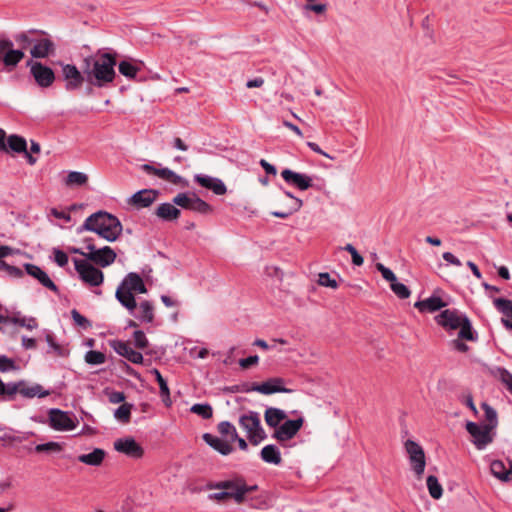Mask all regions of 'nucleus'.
Wrapping results in <instances>:
<instances>
[{
	"instance_id": "nucleus-1",
	"label": "nucleus",
	"mask_w": 512,
	"mask_h": 512,
	"mask_svg": "<svg viewBox=\"0 0 512 512\" xmlns=\"http://www.w3.org/2000/svg\"><path fill=\"white\" fill-rule=\"evenodd\" d=\"M116 53L98 51L94 55L85 57L81 69L86 76V82L94 87H107L116 78Z\"/></svg>"
},
{
	"instance_id": "nucleus-2",
	"label": "nucleus",
	"mask_w": 512,
	"mask_h": 512,
	"mask_svg": "<svg viewBox=\"0 0 512 512\" xmlns=\"http://www.w3.org/2000/svg\"><path fill=\"white\" fill-rule=\"evenodd\" d=\"M81 230L95 232L101 238L114 242L122 232V224L116 216L98 211L86 218Z\"/></svg>"
},
{
	"instance_id": "nucleus-3",
	"label": "nucleus",
	"mask_w": 512,
	"mask_h": 512,
	"mask_svg": "<svg viewBox=\"0 0 512 512\" xmlns=\"http://www.w3.org/2000/svg\"><path fill=\"white\" fill-rule=\"evenodd\" d=\"M458 329V334L455 339L452 340L454 349L461 353H467L470 348L465 341L476 342L478 334L473 330L472 325L468 317L458 311H450V330Z\"/></svg>"
},
{
	"instance_id": "nucleus-4",
	"label": "nucleus",
	"mask_w": 512,
	"mask_h": 512,
	"mask_svg": "<svg viewBox=\"0 0 512 512\" xmlns=\"http://www.w3.org/2000/svg\"><path fill=\"white\" fill-rule=\"evenodd\" d=\"M147 293L146 286L142 278L137 273H129L118 286L115 297L129 311H133L137 307L134 294Z\"/></svg>"
},
{
	"instance_id": "nucleus-5",
	"label": "nucleus",
	"mask_w": 512,
	"mask_h": 512,
	"mask_svg": "<svg viewBox=\"0 0 512 512\" xmlns=\"http://www.w3.org/2000/svg\"><path fill=\"white\" fill-rule=\"evenodd\" d=\"M239 425L246 431L247 437L253 445H258L267 437L261 426L260 415L255 411L242 414L239 417Z\"/></svg>"
},
{
	"instance_id": "nucleus-6",
	"label": "nucleus",
	"mask_w": 512,
	"mask_h": 512,
	"mask_svg": "<svg viewBox=\"0 0 512 512\" xmlns=\"http://www.w3.org/2000/svg\"><path fill=\"white\" fill-rule=\"evenodd\" d=\"M409 464L417 480L423 478L426 467V456L423 448L415 441L408 439L404 443Z\"/></svg>"
},
{
	"instance_id": "nucleus-7",
	"label": "nucleus",
	"mask_w": 512,
	"mask_h": 512,
	"mask_svg": "<svg viewBox=\"0 0 512 512\" xmlns=\"http://www.w3.org/2000/svg\"><path fill=\"white\" fill-rule=\"evenodd\" d=\"M24 56L21 49H14V44L10 39L0 38V61L8 71H12Z\"/></svg>"
},
{
	"instance_id": "nucleus-8",
	"label": "nucleus",
	"mask_w": 512,
	"mask_h": 512,
	"mask_svg": "<svg viewBox=\"0 0 512 512\" xmlns=\"http://www.w3.org/2000/svg\"><path fill=\"white\" fill-rule=\"evenodd\" d=\"M75 270L81 280L90 286H100L104 280L103 272L87 260L74 259Z\"/></svg>"
},
{
	"instance_id": "nucleus-9",
	"label": "nucleus",
	"mask_w": 512,
	"mask_h": 512,
	"mask_svg": "<svg viewBox=\"0 0 512 512\" xmlns=\"http://www.w3.org/2000/svg\"><path fill=\"white\" fill-rule=\"evenodd\" d=\"M211 488L225 490L228 497L238 504H242L245 501V480L242 478L220 481L212 485Z\"/></svg>"
},
{
	"instance_id": "nucleus-10",
	"label": "nucleus",
	"mask_w": 512,
	"mask_h": 512,
	"mask_svg": "<svg viewBox=\"0 0 512 512\" xmlns=\"http://www.w3.org/2000/svg\"><path fill=\"white\" fill-rule=\"evenodd\" d=\"M466 429L472 437V442L477 447V449H484L488 444L493 441V433L494 430L491 426H487L485 424L479 425L474 422H468L466 425Z\"/></svg>"
},
{
	"instance_id": "nucleus-11",
	"label": "nucleus",
	"mask_w": 512,
	"mask_h": 512,
	"mask_svg": "<svg viewBox=\"0 0 512 512\" xmlns=\"http://www.w3.org/2000/svg\"><path fill=\"white\" fill-rule=\"evenodd\" d=\"M27 65L30 66V74L39 87L49 88L53 85L56 76L50 67L44 65L41 62L33 61H28Z\"/></svg>"
},
{
	"instance_id": "nucleus-12",
	"label": "nucleus",
	"mask_w": 512,
	"mask_h": 512,
	"mask_svg": "<svg viewBox=\"0 0 512 512\" xmlns=\"http://www.w3.org/2000/svg\"><path fill=\"white\" fill-rule=\"evenodd\" d=\"M62 68V77L65 81V89L67 91H75L82 87L84 82H86V76L84 71L79 70L73 64H64L61 63Z\"/></svg>"
},
{
	"instance_id": "nucleus-13",
	"label": "nucleus",
	"mask_w": 512,
	"mask_h": 512,
	"mask_svg": "<svg viewBox=\"0 0 512 512\" xmlns=\"http://www.w3.org/2000/svg\"><path fill=\"white\" fill-rule=\"evenodd\" d=\"M87 249L89 252L86 254V259L101 267L111 265L116 259V253L109 246L97 249L94 244H88Z\"/></svg>"
},
{
	"instance_id": "nucleus-14",
	"label": "nucleus",
	"mask_w": 512,
	"mask_h": 512,
	"mask_svg": "<svg viewBox=\"0 0 512 512\" xmlns=\"http://www.w3.org/2000/svg\"><path fill=\"white\" fill-rule=\"evenodd\" d=\"M49 424L58 431H69L76 427V421L67 412L59 409H51L49 412Z\"/></svg>"
},
{
	"instance_id": "nucleus-15",
	"label": "nucleus",
	"mask_w": 512,
	"mask_h": 512,
	"mask_svg": "<svg viewBox=\"0 0 512 512\" xmlns=\"http://www.w3.org/2000/svg\"><path fill=\"white\" fill-rule=\"evenodd\" d=\"M303 423L304 419L302 417L295 420H287L275 430L273 437L279 442L288 441L298 433Z\"/></svg>"
},
{
	"instance_id": "nucleus-16",
	"label": "nucleus",
	"mask_w": 512,
	"mask_h": 512,
	"mask_svg": "<svg viewBox=\"0 0 512 512\" xmlns=\"http://www.w3.org/2000/svg\"><path fill=\"white\" fill-rule=\"evenodd\" d=\"M114 449L132 458H141L144 454L143 448L131 437L117 439Z\"/></svg>"
},
{
	"instance_id": "nucleus-17",
	"label": "nucleus",
	"mask_w": 512,
	"mask_h": 512,
	"mask_svg": "<svg viewBox=\"0 0 512 512\" xmlns=\"http://www.w3.org/2000/svg\"><path fill=\"white\" fill-rule=\"evenodd\" d=\"M284 379L282 378H271L267 380L266 382H263L261 384L254 383L249 389L250 391H256L264 395H270L277 392H283V393H290L291 390L285 388L284 386Z\"/></svg>"
},
{
	"instance_id": "nucleus-18",
	"label": "nucleus",
	"mask_w": 512,
	"mask_h": 512,
	"mask_svg": "<svg viewBox=\"0 0 512 512\" xmlns=\"http://www.w3.org/2000/svg\"><path fill=\"white\" fill-rule=\"evenodd\" d=\"M281 176L286 183L295 186L300 190H307L312 187V178L306 174L294 172L290 169H284L281 172Z\"/></svg>"
},
{
	"instance_id": "nucleus-19",
	"label": "nucleus",
	"mask_w": 512,
	"mask_h": 512,
	"mask_svg": "<svg viewBox=\"0 0 512 512\" xmlns=\"http://www.w3.org/2000/svg\"><path fill=\"white\" fill-rule=\"evenodd\" d=\"M55 44L54 42L47 38H40L35 40L32 49L30 50V54L33 58H47L51 55L55 54Z\"/></svg>"
},
{
	"instance_id": "nucleus-20",
	"label": "nucleus",
	"mask_w": 512,
	"mask_h": 512,
	"mask_svg": "<svg viewBox=\"0 0 512 512\" xmlns=\"http://www.w3.org/2000/svg\"><path fill=\"white\" fill-rule=\"evenodd\" d=\"M112 348L119 355L125 357L134 364H141L143 362V356L140 352L135 351L131 344L123 341H113L111 343Z\"/></svg>"
},
{
	"instance_id": "nucleus-21",
	"label": "nucleus",
	"mask_w": 512,
	"mask_h": 512,
	"mask_svg": "<svg viewBox=\"0 0 512 512\" xmlns=\"http://www.w3.org/2000/svg\"><path fill=\"white\" fill-rule=\"evenodd\" d=\"M24 268L30 276L37 279L44 287L48 288L49 290L57 293L58 287L55 285V283L49 278L47 273L43 271L40 267L27 263L24 265Z\"/></svg>"
},
{
	"instance_id": "nucleus-22",
	"label": "nucleus",
	"mask_w": 512,
	"mask_h": 512,
	"mask_svg": "<svg viewBox=\"0 0 512 512\" xmlns=\"http://www.w3.org/2000/svg\"><path fill=\"white\" fill-rule=\"evenodd\" d=\"M141 169L150 175L158 176L159 178L166 180L172 184L178 185L182 182V177L174 173L172 170L168 168H155L150 164H143Z\"/></svg>"
},
{
	"instance_id": "nucleus-23",
	"label": "nucleus",
	"mask_w": 512,
	"mask_h": 512,
	"mask_svg": "<svg viewBox=\"0 0 512 512\" xmlns=\"http://www.w3.org/2000/svg\"><path fill=\"white\" fill-rule=\"evenodd\" d=\"M447 303L440 296L433 294L431 297L415 302L414 307L421 313H434L446 307Z\"/></svg>"
},
{
	"instance_id": "nucleus-24",
	"label": "nucleus",
	"mask_w": 512,
	"mask_h": 512,
	"mask_svg": "<svg viewBox=\"0 0 512 512\" xmlns=\"http://www.w3.org/2000/svg\"><path fill=\"white\" fill-rule=\"evenodd\" d=\"M157 196L158 191L154 189H144L135 193L129 202L137 208H145L150 206L156 200Z\"/></svg>"
},
{
	"instance_id": "nucleus-25",
	"label": "nucleus",
	"mask_w": 512,
	"mask_h": 512,
	"mask_svg": "<svg viewBox=\"0 0 512 512\" xmlns=\"http://www.w3.org/2000/svg\"><path fill=\"white\" fill-rule=\"evenodd\" d=\"M195 181L202 187L212 190L216 195H224L227 191L225 184L217 178L206 175H196Z\"/></svg>"
},
{
	"instance_id": "nucleus-26",
	"label": "nucleus",
	"mask_w": 512,
	"mask_h": 512,
	"mask_svg": "<svg viewBox=\"0 0 512 512\" xmlns=\"http://www.w3.org/2000/svg\"><path fill=\"white\" fill-rule=\"evenodd\" d=\"M203 440L222 455H229L233 451L232 442L220 439L210 433L203 434Z\"/></svg>"
},
{
	"instance_id": "nucleus-27",
	"label": "nucleus",
	"mask_w": 512,
	"mask_h": 512,
	"mask_svg": "<svg viewBox=\"0 0 512 512\" xmlns=\"http://www.w3.org/2000/svg\"><path fill=\"white\" fill-rule=\"evenodd\" d=\"M508 466L506 467L501 460H494L490 465V470L493 476L501 481L508 482L512 480V463L508 462Z\"/></svg>"
},
{
	"instance_id": "nucleus-28",
	"label": "nucleus",
	"mask_w": 512,
	"mask_h": 512,
	"mask_svg": "<svg viewBox=\"0 0 512 512\" xmlns=\"http://www.w3.org/2000/svg\"><path fill=\"white\" fill-rule=\"evenodd\" d=\"M493 303L495 307L506 317L502 319L505 327L512 330V301L504 298H496Z\"/></svg>"
},
{
	"instance_id": "nucleus-29",
	"label": "nucleus",
	"mask_w": 512,
	"mask_h": 512,
	"mask_svg": "<svg viewBox=\"0 0 512 512\" xmlns=\"http://www.w3.org/2000/svg\"><path fill=\"white\" fill-rule=\"evenodd\" d=\"M105 456L106 452L103 449L95 448L90 453L79 455L77 459L83 464L98 467L103 463Z\"/></svg>"
},
{
	"instance_id": "nucleus-30",
	"label": "nucleus",
	"mask_w": 512,
	"mask_h": 512,
	"mask_svg": "<svg viewBox=\"0 0 512 512\" xmlns=\"http://www.w3.org/2000/svg\"><path fill=\"white\" fill-rule=\"evenodd\" d=\"M285 195L292 200V203H291V205L287 206L286 209L283 211H272L271 215H273L274 217H278L281 219H287L292 214L299 211L301 209V207L303 206L302 200L293 196L292 193L286 191Z\"/></svg>"
},
{
	"instance_id": "nucleus-31",
	"label": "nucleus",
	"mask_w": 512,
	"mask_h": 512,
	"mask_svg": "<svg viewBox=\"0 0 512 512\" xmlns=\"http://www.w3.org/2000/svg\"><path fill=\"white\" fill-rule=\"evenodd\" d=\"M287 418L286 413L274 407H269L265 410L264 419L269 427L277 428L279 424Z\"/></svg>"
},
{
	"instance_id": "nucleus-32",
	"label": "nucleus",
	"mask_w": 512,
	"mask_h": 512,
	"mask_svg": "<svg viewBox=\"0 0 512 512\" xmlns=\"http://www.w3.org/2000/svg\"><path fill=\"white\" fill-rule=\"evenodd\" d=\"M260 456L264 462L269 464L280 465L282 462L279 449L272 444L264 446L261 450Z\"/></svg>"
},
{
	"instance_id": "nucleus-33",
	"label": "nucleus",
	"mask_w": 512,
	"mask_h": 512,
	"mask_svg": "<svg viewBox=\"0 0 512 512\" xmlns=\"http://www.w3.org/2000/svg\"><path fill=\"white\" fill-rule=\"evenodd\" d=\"M180 210L176 208L172 203H163L158 206L155 214L166 221H172L180 216Z\"/></svg>"
},
{
	"instance_id": "nucleus-34",
	"label": "nucleus",
	"mask_w": 512,
	"mask_h": 512,
	"mask_svg": "<svg viewBox=\"0 0 512 512\" xmlns=\"http://www.w3.org/2000/svg\"><path fill=\"white\" fill-rule=\"evenodd\" d=\"M152 374L155 376V379L159 385L160 393L163 398V402L165 403L166 406H170V404H171L170 390H169L166 380L163 378L160 371L157 369H153Z\"/></svg>"
},
{
	"instance_id": "nucleus-35",
	"label": "nucleus",
	"mask_w": 512,
	"mask_h": 512,
	"mask_svg": "<svg viewBox=\"0 0 512 512\" xmlns=\"http://www.w3.org/2000/svg\"><path fill=\"white\" fill-rule=\"evenodd\" d=\"M7 149L10 148L16 153H26L27 142L19 135H10L7 139Z\"/></svg>"
},
{
	"instance_id": "nucleus-36",
	"label": "nucleus",
	"mask_w": 512,
	"mask_h": 512,
	"mask_svg": "<svg viewBox=\"0 0 512 512\" xmlns=\"http://www.w3.org/2000/svg\"><path fill=\"white\" fill-rule=\"evenodd\" d=\"M427 488L429 494L434 499H439L443 495V488L439 483L437 477L433 475H429L426 479Z\"/></svg>"
},
{
	"instance_id": "nucleus-37",
	"label": "nucleus",
	"mask_w": 512,
	"mask_h": 512,
	"mask_svg": "<svg viewBox=\"0 0 512 512\" xmlns=\"http://www.w3.org/2000/svg\"><path fill=\"white\" fill-rule=\"evenodd\" d=\"M139 318L141 321L152 323L154 320V306L151 302L145 300L139 304Z\"/></svg>"
},
{
	"instance_id": "nucleus-38",
	"label": "nucleus",
	"mask_w": 512,
	"mask_h": 512,
	"mask_svg": "<svg viewBox=\"0 0 512 512\" xmlns=\"http://www.w3.org/2000/svg\"><path fill=\"white\" fill-rule=\"evenodd\" d=\"M88 181V176L85 173L72 171L70 172L65 180V184L67 186H82L85 185Z\"/></svg>"
},
{
	"instance_id": "nucleus-39",
	"label": "nucleus",
	"mask_w": 512,
	"mask_h": 512,
	"mask_svg": "<svg viewBox=\"0 0 512 512\" xmlns=\"http://www.w3.org/2000/svg\"><path fill=\"white\" fill-rule=\"evenodd\" d=\"M189 210L200 214H209L212 212V207L196 195H192V202Z\"/></svg>"
},
{
	"instance_id": "nucleus-40",
	"label": "nucleus",
	"mask_w": 512,
	"mask_h": 512,
	"mask_svg": "<svg viewBox=\"0 0 512 512\" xmlns=\"http://www.w3.org/2000/svg\"><path fill=\"white\" fill-rule=\"evenodd\" d=\"M218 432L223 436H229V442H234L237 438V431L233 424L223 421L218 424Z\"/></svg>"
},
{
	"instance_id": "nucleus-41",
	"label": "nucleus",
	"mask_w": 512,
	"mask_h": 512,
	"mask_svg": "<svg viewBox=\"0 0 512 512\" xmlns=\"http://www.w3.org/2000/svg\"><path fill=\"white\" fill-rule=\"evenodd\" d=\"M118 69L123 76L130 79L135 78L139 71V68L129 61H121L118 65Z\"/></svg>"
},
{
	"instance_id": "nucleus-42",
	"label": "nucleus",
	"mask_w": 512,
	"mask_h": 512,
	"mask_svg": "<svg viewBox=\"0 0 512 512\" xmlns=\"http://www.w3.org/2000/svg\"><path fill=\"white\" fill-rule=\"evenodd\" d=\"M481 407L484 411L485 419L488 422L485 425L491 426V428L495 429L498 424L497 412L495 411L494 408H492L489 404L485 402L482 403Z\"/></svg>"
},
{
	"instance_id": "nucleus-43",
	"label": "nucleus",
	"mask_w": 512,
	"mask_h": 512,
	"mask_svg": "<svg viewBox=\"0 0 512 512\" xmlns=\"http://www.w3.org/2000/svg\"><path fill=\"white\" fill-rule=\"evenodd\" d=\"M131 409H132L131 404L123 403L121 406H119L116 409L114 416L118 421H120L122 423H128L130 421V417H131Z\"/></svg>"
},
{
	"instance_id": "nucleus-44",
	"label": "nucleus",
	"mask_w": 512,
	"mask_h": 512,
	"mask_svg": "<svg viewBox=\"0 0 512 512\" xmlns=\"http://www.w3.org/2000/svg\"><path fill=\"white\" fill-rule=\"evenodd\" d=\"M190 411L203 419H210L213 415V409L209 404H194Z\"/></svg>"
},
{
	"instance_id": "nucleus-45",
	"label": "nucleus",
	"mask_w": 512,
	"mask_h": 512,
	"mask_svg": "<svg viewBox=\"0 0 512 512\" xmlns=\"http://www.w3.org/2000/svg\"><path fill=\"white\" fill-rule=\"evenodd\" d=\"M106 360L104 353L100 351L90 350L85 355V361L90 365H100Z\"/></svg>"
},
{
	"instance_id": "nucleus-46",
	"label": "nucleus",
	"mask_w": 512,
	"mask_h": 512,
	"mask_svg": "<svg viewBox=\"0 0 512 512\" xmlns=\"http://www.w3.org/2000/svg\"><path fill=\"white\" fill-rule=\"evenodd\" d=\"M37 453H58L62 451V446L57 442H47L35 446Z\"/></svg>"
},
{
	"instance_id": "nucleus-47",
	"label": "nucleus",
	"mask_w": 512,
	"mask_h": 512,
	"mask_svg": "<svg viewBox=\"0 0 512 512\" xmlns=\"http://www.w3.org/2000/svg\"><path fill=\"white\" fill-rule=\"evenodd\" d=\"M42 387L40 385H34L31 387H24L21 386L20 394H22L25 397L33 398L35 396L39 397H45L48 395V392H41Z\"/></svg>"
},
{
	"instance_id": "nucleus-48",
	"label": "nucleus",
	"mask_w": 512,
	"mask_h": 512,
	"mask_svg": "<svg viewBox=\"0 0 512 512\" xmlns=\"http://www.w3.org/2000/svg\"><path fill=\"white\" fill-rule=\"evenodd\" d=\"M496 375L505 385L506 389L512 394V374L505 368H498Z\"/></svg>"
},
{
	"instance_id": "nucleus-49",
	"label": "nucleus",
	"mask_w": 512,
	"mask_h": 512,
	"mask_svg": "<svg viewBox=\"0 0 512 512\" xmlns=\"http://www.w3.org/2000/svg\"><path fill=\"white\" fill-rule=\"evenodd\" d=\"M22 383L4 384V392L2 398L4 400H12L16 393H20Z\"/></svg>"
},
{
	"instance_id": "nucleus-50",
	"label": "nucleus",
	"mask_w": 512,
	"mask_h": 512,
	"mask_svg": "<svg viewBox=\"0 0 512 512\" xmlns=\"http://www.w3.org/2000/svg\"><path fill=\"white\" fill-rule=\"evenodd\" d=\"M390 288L401 299H406L411 294L408 287L402 283L397 282V280L390 285Z\"/></svg>"
},
{
	"instance_id": "nucleus-51",
	"label": "nucleus",
	"mask_w": 512,
	"mask_h": 512,
	"mask_svg": "<svg viewBox=\"0 0 512 512\" xmlns=\"http://www.w3.org/2000/svg\"><path fill=\"white\" fill-rule=\"evenodd\" d=\"M192 202V196H189L185 193H179L173 198V204L178 205L184 209H190Z\"/></svg>"
},
{
	"instance_id": "nucleus-52",
	"label": "nucleus",
	"mask_w": 512,
	"mask_h": 512,
	"mask_svg": "<svg viewBox=\"0 0 512 512\" xmlns=\"http://www.w3.org/2000/svg\"><path fill=\"white\" fill-rule=\"evenodd\" d=\"M318 284L320 286L330 287L332 289H336L338 287L337 281L335 279H332L329 273L327 272L320 273L318 275Z\"/></svg>"
},
{
	"instance_id": "nucleus-53",
	"label": "nucleus",
	"mask_w": 512,
	"mask_h": 512,
	"mask_svg": "<svg viewBox=\"0 0 512 512\" xmlns=\"http://www.w3.org/2000/svg\"><path fill=\"white\" fill-rule=\"evenodd\" d=\"M71 316L75 324L82 327L83 329H88L92 326L91 322L87 318L82 316L76 309H73L71 311Z\"/></svg>"
},
{
	"instance_id": "nucleus-54",
	"label": "nucleus",
	"mask_w": 512,
	"mask_h": 512,
	"mask_svg": "<svg viewBox=\"0 0 512 512\" xmlns=\"http://www.w3.org/2000/svg\"><path fill=\"white\" fill-rule=\"evenodd\" d=\"M376 269L382 274V277L390 282V285L397 280L396 275L382 263L376 264Z\"/></svg>"
},
{
	"instance_id": "nucleus-55",
	"label": "nucleus",
	"mask_w": 512,
	"mask_h": 512,
	"mask_svg": "<svg viewBox=\"0 0 512 512\" xmlns=\"http://www.w3.org/2000/svg\"><path fill=\"white\" fill-rule=\"evenodd\" d=\"M343 249L351 254L352 262L354 265L361 266L364 263L363 257L357 252L352 244H346Z\"/></svg>"
},
{
	"instance_id": "nucleus-56",
	"label": "nucleus",
	"mask_w": 512,
	"mask_h": 512,
	"mask_svg": "<svg viewBox=\"0 0 512 512\" xmlns=\"http://www.w3.org/2000/svg\"><path fill=\"white\" fill-rule=\"evenodd\" d=\"M134 342L137 348L145 349L148 346V340L143 331L137 330L133 334Z\"/></svg>"
},
{
	"instance_id": "nucleus-57",
	"label": "nucleus",
	"mask_w": 512,
	"mask_h": 512,
	"mask_svg": "<svg viewBox=\"0 0 512 512\" xmlns=\"http://www.w3.org/2000/svg\"><path fill=\"white\" fill-rule=\"evenodd\" d=\"M16 42L21 46L22 49L27 48L29 45L34 44L35 40L30 38L28 33L22 32L15 36Z\"/></svg>"
},
{
	"instance_id": "nucleus-58",
	"label": "nucleus",
	"mask_w": 512,
	"mask_h": 512,
	"mask_svg": "<svg viewBox=\"0 0 512 512\" xmlns=\"http://www.w3.org/2000/svg\"><path fill=\"white\" fill-rule=\"evenodd\" d=\"M54 261L60 266L64 267L68 263V256L65 252L60 249H54Z\"/></svg>"
},
{
	"instance_id": "nucleus-59",
	"label": "nucleus",
	"mask_w": 512,
	"mask_h": 512,
	"mask_svg": "<svg viewBox=\"0 0 512 512\" xmlns=\"http://www.w3.org/2000/svg\"><path fill=\"white\" fill-rule=\"evenodd\" d=\"M12 321L20 326L26 327L29 330H33L38 326L37 321L34 318L13 319Z\"/></svg>"
},
{
	"instance_id": "nucleus-60",
	"label": "nucleus",
	"mask_w": 512,
	"mask_h": 512,
	"mask_svg": "<svg viewBox=\"0 0 512 512\" xmlns=\"http://www.w3.org/2000/svg\"><path fill=\"white\" fill-rule=\"evenodd\" d=\"M12 369H15L14 361L6 356H0V371L6 372Z\"/></svg>"
},
{
	"instance_id": "nucleus-61",
	"label": "nucleus",
	"mask_w": 512,
	"mask_h": 512,
	"mask_svg": "<svg viewBox=\"0 0 512 512\" xmlns=\"http://www.w3.org/2000/svg\"><path fill=\"white\" fill-rule=\"evenodd\" d=\"M258 361H259V357L257 355H253V356H249V357L244 358V359H240L239 365L243 369H248L251 366L256 365L258 363Z\"/></svg>"
},
{
	"instance_id": "nucleus-62",
	"label": "nucleus",
	"mask_w": 512,
	"mask_h": 512,
	"mask_svg": "<svg viewBox=\"0 0 512 512\" xmlns=\"http://www.w3.org/2000/svg\"><path fill=\"white\" fill-rule=\"evenodd\" d=\"M210 500L216 501V502H226L230 498L228 497V494L225 492V490H219V492H215L210 494L209 496Z\"/></svg>"
},
{
	"instance_id": "nucleus-63",
	"label": "nucleus",
	"mask_w": 512,
	"mask_h": 512,
	"mask_svg": "<svg viewBox=\"0 0 512 512\" xmlns=\"http://www.w3.org/2000/svg\"><path fill=\"white\" fill-rule=\"evenodd\" d=\"M437 324L444 328H448V310H443L435 317Z\"/></svg>"
},
{
	"instance_id": "nucleus-64",
	"label": "nucleus",
	"mask_w": 512,
	"mask_h": 512,
	"mask_svg": "<svg viewBox=\"0 0 512 512\" xmlns=\"http://www.w3.org/2000/svg\"><path fill=\"white\" fill-rule=\"evenodd\" d=\"M125 395L123 392L114 391L109 394V401L113 404L124 402Z\"/></svg>"
}]
</instances>
